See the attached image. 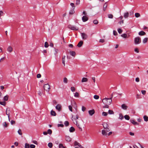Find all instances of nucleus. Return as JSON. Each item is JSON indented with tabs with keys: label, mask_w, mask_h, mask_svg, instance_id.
Segmentation results:
<instances>
[{
	"label": "nucleus",
	"mask_w": 148,
	"mask_h": 148,
	"mask_svg": "<svg viewBox=\"0 0 148 148\" xmlns=\"http://www.w3.org/2000/svg\"><path fill=\"white\" fill-rule=\"evenodd\" d=\"M88 113L90 116H92L95 113V111L94 110L88 111Z\"/></svg>",
	"instance_id": "nucleus-11"
},
{
	"label": "nucleus",
	"mask_w": 148,
	"mask_h": 148,
	"mask_svg": "<svg viewBox=\"0 0 148 148\" xmlns=\"http://www.w3.org/2000/svg\"><path fill=\"white\" fill-rule=\"evenodd\" d=\"M143 95H145L146 94V91L145 90H142L141 91Z\"/></svg>",
	"instance_id": "nucleus-57"
},
{
	"label": "nucleus",
	"mask_w": 148,
	"mask_h": 148,
	"mask_svg": "<svg viewBox=\"0 0 148 148\" xmlns=\"http://www.w3.org/2000/svg\"><path fill=\"white\" fill-rule=\"evenodd\" d=\"M81 35L82 38V39L84 40H86L88 38V35L87 34L85 33H81Z\"/></svg>",
	"instance_id": "nucleus-5"
},
{
	"label": "nucleus",
	"mask_w": 148,
	"mask_h": 148,
	"mask_svg": "<svg viewBox=\"0 0 148 148\" xmlns=\"http://www.w3.org/2000/svg\"><path fill=\"white\" fill-rule=\"evenodd\" d=\"M69 110L71 111V112H72V107L71 106H69Z\"/></svg>",
	"instance_id": "nucleus-54"
},
{
	"label": "nucleus",
	"mask_w": 148,
	"mask_h": 148,
	"mask_svg": "<svg viewBox=\"0 0 148 148\" xmlns=\"http://www.w3.org/2000/svg\"><path fill=\"white\" fill-rule=\"evenodd\" d=\"M124 118L126 120H129L130 119V116L128 115H125L124 116Z\"/></svg>",
	"instance_id": "nucleus-28"
},
{
	"label": "nucleus",
	"mask_w": 148,
	"mask_h": 148,
	"mask_svg": "<svg viewBox=\"0 0 148 148\" xmlns=\"http://www.w3.org/2000/svg\"><path fill=\"white\" fill-rule=\"evenodd\" d=\"M145 34V33L143 31H140L138 33V34L140 36H143Z\"/></svg>",
	"instance_id": "nucleus-20"
},
{
	"label": "nucleus",
	"mask_w": 148,
	"mask_h": 148,
	"mask_svg": "<svg viewBox=\"0 0 148 148\" xmlns=\"http://www.w3.org/2000/svg\"><path fill=\"white\" fill-rule=\"evenodd\" d=\"M47 132L48 134H51L52 133V131L51 129H49L47 130Z\"/></svg>",
	"instance_id": "nucleus-39"
},
{
	"label": "nucleus",
	"mask_w": 148,
	"mask_h": 148,
	"mask_svg": "<svg viewBox=\"0 0 148 148\" xmlns=\"http://www.w3.org/2000/svg\"><path fill=\"white\" fill-rule=\"evenodd\" d=\"M108 6V4L107 3V2H106L103 5V10L104 11H105L107 7Z\"/></svg>",
	"instance_id": "nucleus-14"
},
{
	"label": "nucleus",
	"mask_w": 148,
	"mask_h": 148,
	"mask_svg": "<svg viewBox=\"0 0 148 148\" xmlns=\"http://www.w3.org/2000/svg\"><path fill=\"white\" fill-rule=\"evenodd\" d=\"M135 81L136 82H139L140 81L139 78L138 77H137L135 79Z\"/></svg>",
	"instance_id": "nucleus-60"
},
{
	"label": "nucleus",
	"mask_w": 148,
	"mask_h": 148,
	"mask_svg": "<svg viewBox=\"0 0 148 148\" xmlns=\"http://www.w3.org/2000/svg\"><path fill=\"white\" fill-rule=\"evenodd\" d=\"M68 79L66 77H65L63 78V82L64 83L67 84L68 83Z\"/></svg>",
	"instance_id": "nucleus-25"
},
{
	"label": "nucleus",
	"mask_w": 148,
	"mask_h": 148,
	"mask_svg": "<svg viewBox=\"0 0 148 148\" xmlns=\"http://www.w3.org/2000/svg\"><path fill=\"white\" fill-rule=\"evenodd\" d=\"M56 108L59 111H60L61 109V105L59 104H57L56 107Z\"/></svg>",
	"instance_id": "nucleus-8"
},
{
	"label": "nucleus",
	"mask_w": 148,
	"mask_h": 148,
	"mask_svg": "<svg viewBox=\"0 0 148 148\" xmlns=\"http://www.w3.org/2000/svg\"><path fill=\"white\" fill-rule=\"evenodd\" d=\"M121 36L124 38H127V35L125 34H124L121 35Z\"/></svg>",
	"instance_id": "nucleus-32"
},
{
	"label": "nucleus",
	"mask_w": 148,
	"mask_h": 148,
	"mask_svg": "<svg viewBox=\"0 0 148 148\" xmlns=\"http://www.w3.org/2000/svg\"><path fill=\"white\" fill-rule=\"evenodd\" d=\"M94 98L95 99H98L99 98V96L98 95H95L94 96Z\"/></svg>",
	"instance_id": "nucleus-38"
},
{
	"label": "nucleus",
	"mask_w": 148,
	"mask_h": 148,
	"mask_svg": "<svg viewBox=\"0 0 148 148\" xmlns=\"http://www.w3.org/2000/svg\"><path fill=\"white\" fill-rule=\"evenodd\" d=\"M8 95H6L3 98V100L4 101H7L8 100Z\"/></svg>",
	"instance_id": "nucleus-27"
},
{
	"label": "nucleus",
	"mask_w": 148,
	"mask_h": 148,
	"mask_svg": "<svg viewBox=\"0 0 148 148\" xmlns=\"http://www.w3.org/2000/svg\"><path fill=\"white\" fill-rule=\"evenodd\" d=\"M18 133L20 135H22V133L21 132V130L20 129H19L18 131Z\"/></svg>",
	"instance_id": "nucleus-49"
},
{
	"label": "nucleus",
	"mask_w": 148,
	"mask_h": 148,
	"mask_svg": "<svg viewBox=\"0 0 148 148\" xmlns=\"http://www.w3.org/2000/svg\"><path fill=\"white\" fill-rule=\"evenodd\" d=\"M117 30L118 33L120 34L123 31L120 28L118 29Z\"/></svg>",
	"instance_id": "nucleus-42"
},
{
	"label": "nucleus",
	"mask_w": 148,
	"mask_h": 148,
	"mask_svg": "<svg viewBox=\"0 0 148 148\" xmlns=\"http://www.w3.org/2000/svg\"><path fill=\"white\" fill-rule=\"evenodd\" d=\"M105 105V106H103V107L104 108H109V106L108 105L110 104H104Z\"/></svg>",
	"instance_id": "nucleus-45"
},
{
	"label": "nucleus",
	"mask_w": 148,
	"mask_h": 148,
	"mask_svg": "<svg viewBox=\"0 0 148 148\" xmlns=\"http://www.w3.org/2000/svg\"><path fill=\"white\" fill-rule=\"evenodd\" d=\"M71 90L72 92H74L75 91V88L74 87H71Z\"/></svg>",
	"instance_id": "nucleus-48"
},
{
	"label": "nucleus",
	"mask_w": 148,
	"mask_h": 148,
	"mask_svg": "<svg viewBox=\"0 0 148 148\" xmlns=\"http://www.w3.org/2000/svg\"><path fill=\"white\" fill-rule=\"evenodd\" d=\"M82 20L83 22H85L88 20V18L87 16H84L82 17Z\"/></svg>",
	"instance_id": "nucleus-9"
},
{
	"label": "nucleus",
	"mask_w": 148,
	"mask_h": 148,
	"mask_svg": "<svg viewBox=\"0 0 148 148\" xmlns=\"http://www.w3.org/2000/svg\"><path fill=\"white\" fill-rule=\"evenodd\" d=\"M30 147V145L29 144L26 143L25 144V148H29Z\"/></svg>",
	"instance_id": "nucleus-34"
},
{
	"label": "nucleus",
	"mask_w": 148,
	"mask_h": 148,
	"mask_svg": "<svg viewBox=\"0 0 148 148\" xmlns=\"http://www.w3.org/2000/svg\"><path fill=\"white\" fill-rule=\"evenodd\" d=\"M66 140L68 142H70L71 140V138L69 136H65Z\"/></svg>",
	"instance_id": "nucleus-10"
},
{
	"label": "nucleus",
	"mask_w": 148,
	"mask_h": 148,
	"mask_svg": "<svg viewBox=\"0 0 148 148\" xmlns=\"http://www.w3.org/2000/svg\"><path fill=\"white\" fill-rule=\"evenodd\" d=\"M143 119L144 121L147 122L148 121V117L146 115L143 116Z\"/></svg>",
	"instance_id": "nucleus-24"
},
{
	"label": "nucleus",
	"mask_w": 148,
	"mask_h": 148,
	"mask_svg": "<svg viewBox=\"0 0 148 148\" xmlns=\"http://www.w3.org/2000/svg\"><path fill=\"white\" fill-rule=\"evenodd\" d=\"M88 79L86 77H83L82 80V82H86L88 81Z\"/></svg>",
	"instance_id": "nucleus-17"
},
{
	"label": "nucleus",
	"mask_w": 148,
	"mask_h": 148,
	"mask_svg": "<svg viewBox=\"0 0 148 148\" xmlns=\"http://www.w3.org/2000/svg\"><path fill=\"white\" fill-rule=\"evenodd\" d=\"M102 134L103 135H106L107 134V132L105 130H102Z\"/></svg>",
	"instance_id": "nucleus-22"
},
{
	"label": "nucleus",
	"mask_w": 148,
	"mask_h": 148,
	"mask_svg": "<svg viewBox=\"0 0 148 148\" xmlns=\"http://www.w3.org/2000/svg\"><path fill=\"white\" fill-rule=\"evenodd\" d=\"M108 113L110 114H113L114 113L113 111L112 110H108Z\"/></svg>",
	"instance_id": "nucleus-36"
},
{
	"label": "nucleus",
	"mask_w": 148,
	"mask_h": 148,
	"mask_svg": "<svg viewBox=\"0 0 148 148\" xmlns=\"http://www.w3.org/2000/svg\"><path fill=\"white\" fill-rule=\"evenodd\" d=\"M134 41V44L136 45L139 44L141 42V38L139 37H135Z\"/></svg>",
	"instance_id": "nucleus-2"
},
{
	"label": "nucleus",
	"mask_w": 148,
	"mask_h": 148,
	"mask_svg": "<svg viewBox=\"0 0 148 148\" xmlns=\"http://www.w3.org/2000/svg\"><path fill=\"white\" fill-rule=\"evenodd\" d=\"M130 121L131 123L134 125H138V123L136 121H135L134 120L131 119Z\"/></svg>",
	"instance_id": "nucleus-12"
},
{
	"label": "nucleus",
	"mask_w": 148,
	"mask_h": 148,
	"mask_svg": "<svg viewBox=\"0 0 148 148\" xmlns=\"http://www.w3.org/2000/svg\"><path fill=\"white\" fill-rule=\"evenodd\" d=\"M78 117H79L78 115L77 114L76 115V119L74 118V119H72L73 121L74 122V121H75V120H74V119H75L77 121V119H78Z\"/></svg>",
	"instance_id": "nucleus-43"
},
{
	"label": "nucleus",
	"mask_w": 148,
	"mask_h": 148,
	"mask_svg": "<svg viewBox=\"0 0 148 148\" xmlns=\"http://www.w3.org/2000/svg\"><path fill=\"white\" fill-rule=\"evenodd\" d=\"M10 109L8 108H7L6 111V114L8 116V120L9 121H10V119L9 117L10 114Z\"/></svg>",
	"instance_id": "nucleus-6"
},
{
	"label": "nucleus",
	"mask_w": 148,
	"mask_h": 148,
	"mask_svg": "<svg viewBox=\"0 0 148 148\" xmlns=\"http://www.w3.org/2000/svg\"><path fill=\"white\" fill-rule=\"evenodd\" d=\"M75 129L73 127H71L69 128V131L70 132H74Z\"/></svg>",
	"instance_id": "nucleus-16"
},
{
	"label": "nucleus",
	"mask_w": 148,
	"mask_h": 148,
	"mask_svg": "<svg viewBox=\"0 0 148 148\" xmlns=\"http://www.w3.org/2000/svg\"><path fill=\"white\" fill-rule=\"evenodd\" d=\"M30 148H35V146L33 144H31L30 145Z\"/></svg>",
	"instance_id": "nucleus-53"
},
{
	"label": "nucleus",
	"mask_w": 148,
	"mask_h": 148,
	"mask_svg": "<svg viewBox=\"0 0 148 148\" xmlns=\"http://www.w3.org/2000/svg\"><path fill=\"white\" fill-rule=\"evenodd\" d=\"M129 16V13L128 12H125L124 14V17L126 18H127Z\"/></svg>",
	"instance_id": "nucleus-19"
},
{
	"label": "nucleus",
	"mask_w": 148,
	"mask_h": 148,
	"mask_svg": "<svg viewBox=\"0 0 148 148\" xmlns=\"http://www.w3.org/2000/svg\"><path fill=\"white\" fill-rule=\"evenodd\" d=\"M51 115H52V116H55L56 115V112L53 110H51Z\"/></svg>",
	"instance_id": "nucleus-21"
},
{
	"label": "nucleus",
	"mask_w": 148,
	"mask_h": 148,
	"mask_svg": "<svg viewBox=\"0 0 148 148\" xmlns=\"http://www.w3.org/2000/svg\"><path fill=\"white\" fill-rule=\"evenodd\" d=\"M86 109V108L84 106H82V110L84 112L85 110Z\"/></svg>",
	"instance_id": "nucleus-58"
},
{
	"label": "nucleus",
	"mask_w": 148,
	"mask_h": 148,
	"mask_svg": "<svg viewBox=\"0 0 148 148\" xmlns=\"http://www.w3.org/2000/svg\"><path fill=\"white\" fill-rule=\"evenodd\" d=\"M48 146L50 148H51L52 147L53 145L51 143H49L48 144Z\"/></svg>",
	"instance_id": "nucleus-29"
},
{
	"label": "nucleus",
	"mask_w": 148,
	"mask_h": 148,
	"mask_svg": "<svg viewBox=\"0 0 148 148\" xmlns=\"http://www.w3.org/2000/svg\"><path fill=\"white\" fill-rule=\"evenodd\" d=\"M44 88L46 92H49L50 89V86L48 84H46L44 85Z\"/></svg>",
	"instance_id": "nucleus-3"
},
{
	"label": "nucleus",
	"mask_w": 148,
	"mask_h": 148,
	"mask_svg": "<svg viewBox=\"0 0 148 148\" xmlns=\"http://www.w3.org/2000/svg\"><path fill=\"white\" fill-rule=\"evenodd\" d=\"M41 77V75L40 74H38L37 75V78H40Z\"/></svg>",
	"instance_id": "nucleus-62"
},
{
	"label": "nucleus",
	"mask_w": 148,
	"mask_h": 148,
	"mask_svg": "<svg viewBox=\"0 0 148 148\" xmlns=\"http://www.w3.org/2000/svg\"><path fill=\"white\" fill-rule=\"evenodd\" d=\"M148 38H145L143 40V43H145L147 41Z\"/></svg>",
	"instance_id": "nucleus-31"
},
{
	"label": "nucleus",
	"mask_w": 148,
	"mask_h": 148,
	"mask_svg": "<svg viewBox=\"0 0 148 148\" xmlns=\"http://www.w3.org/2000/svg\"><path fill=\"white\" fill-rule=\"evenodd\" d=\"M65 58V56H63L62 57V63L64 65V66H65V62H64Z\"/></svg>",
	"instance_id": "nucleus-23"
},
{
	"label": "nucleus",
	"mask_w": 148,
	"mask_h": 148,
	"mask_svg": "<svg viewBox=\"0 0 148 148\" xmlns=\"http://www.w3.org/2000/svg\"><path fill=\"white\" fill-rule=\"evenodd\" d=\"M70 53L71 55L73 56H75V53L74 51H70Z\"/></svg>",
	"instance_id": "nucleus-26"
},
{
	"label": "nucleus",
	"mask_w": 148,
	"mask_h": 148,
	"mask_svg": "<svg viewBox=\"0 0 148 148\" xmlns=\"http://www.w3.org/2000/svg\"><path fill=\"white\" fill-rule=\"evenodd\" d=\"M70 5L73 8V9H74L75 7V6H74V4L73 3H71Z\"/></svg>",
	"instance_id": "nucleus-63"
},
{
	"label": "nucleus",
	"mask_w": 148,
	"mask_h": 148,
	"mask_svg": "<svg viewBox=\"0 0 148 148\" xmlns=\"http://www.w3.org/2000/svg\"><path fill=\"white\" fill-rule=\"evenodd\" d=\"M108 18H113V15L112 14H108Z\"/></svg>",
	"instance_id": "nucleus-41"
},
{
	"label": "nucleus",
	"mask_w": 148,
	"mask_h": 148,
	"mask_svg": "<svg viewBox=\"0 0 148 148\" xmlns=\"http://www.w3.org/2000/svg\"><path fill=\"white\" fill-rule=\"evenodd\" d=\"M102 115L103 116H106L108 115V113L106 112H103L102 113Z\"/></svg>",
	"instance_id": "nucleus-44"
},
{
	"label": "nucleus",
	"mask_w": 148,
	"mask_h": 148,
	"mask_svg": "<svg viewBox=\"0 0 148 148\" xmlns=\"http://www.w3.org/2000/svg\"><path fill=\"white\" fill-rule=\"evenodd\" d=\"M7 50L10 53H11L12 51V48L10 46H9L7 48Z\"/></svg>",
	"instance_id": "nucleus-15"
},
{
	"label": "nucleus",
	"mask_w": 148,
	"mask_h": 148,
	"mask_svg": "<svg viewBox=\"0 0 148 148\" xmlns=\"http://www.w3.org/2000/svg\"><path fill=\"white\" fill-rule=\"evenodd\" d=\"M0 104L3 105V106H5L6 105V103L5 101H0Z\"/></svg>",
	"instance_id": "nucleus-37"
},
{
	"label": "nucleus",
	"mask_w": 148,
	"mask_h": 148,
	"mask_svg": "<svg viewBox=\"0 0 148 148\" xmlns=\"http://www.w3.org/2000/svg\"><path fill=\"white\" fill-rule=\"evenodd\" d=\"M99 42L101 43H103L104 42V40L103 39H101L99 40Z\"/></svg>",
	"instance_id": "nucleus-64"
},
{
	"label": "nucleus",
	"mask_w": 148,
	"mask_h": 148,
	"mask_svg": "<svg viewBox=\"0 0 148 148\" xmlns=\"http://www.w3.org/2000/svg\"><path fill=\"white\" fill-rule=\"evenodd\" d=\"M115 94H117L116 92H113L111 94V97L109 98H106L103 99L102 100V102L104 104H110L112 102V97Z\"/></svg>",
	"instance_id": "nucleus-1"
},
{
	"label": "nucleus",
	"mask_w": 148,
	"mask_h": 148,
	"mask_svg": "<svg viewBox=\"0 0 148 148\" xmlns=\"http://www.w3.org/2000/svg\"><path fill=\"white\" fill-rule=\"evenodd\" d=\"M68 27L69 28L73 30H77L78 29V28L77 27H75V26L70 25L68 26Z\"/></svg>",
	"instance_id": "nucleus-4"
},
{
	"label": "nucleus",
	"mask_w": 148,
	"mask_h": 148,
	"mask_svg": "<svg viewBox=\"0 0 148 148\" xmlns=\"http://www.w3.org/2000/svg\"><path fill=\"white\" fill-rule=\"evenodd\" d=\"M122 108L124 110H126L127 109V107L124 104H123L121 105Z\"/></svg>",
	"instance_id": "nucleus-13"
},
{
	"label": "nucleus",
	"mask_w": 148,
	"mask_h": 148,
	"mask_svg": "<svg viewBox=\"0 0 148 148\" xmlns=\"http://www.w3.org/2000/svg\"><path fill=\"white\" fill-rule=\"evenodd\" d=\"M59 148H65L62 144H60L59 145Z\"/></svg>",
	"instance_id": "nucleus-50"
},
{
	"label": "nucleus",
	"mask_w": 148,
	"mask_h": 148,
	"mask_svg": "<svg viewBox=\"0 0 148 148\" xmlns=\"http://www.w3.org/2000/svg\"><path fill=\"white\" fill-rule=\"evenodd\" d=\"M113 34L115 36L117 34V32L115 30H113Z\"/></svg>",
	"instance_id": "nucleus-55"
},
{
	"label": "nucleus",
	"mask_w": 148,
	"mask_h": 148,
	"mask_svg": "<svg viewBox=\"0 0 148 148\" xmlns=\"http://www.w3.org/2000/svg\"><path fill=\"white\" fill-rule=\"evenodd\" d=\"M3 125L5 127H6L7 126V124H6L5 122L4 123H3Z\"/></svg>",
	"instance_id": "nucleus-59"
},
{
	"label": "nucleus",
	"mask_w": 148,
	"mask_h": 148,
	"mask_svg": "<svg viewBox=\"0 0 148 148\" xmlns=\"http://www.w3.org/2000/svg\"><path fill=\"white\" fill-rule=\"evenodd\" d=\"M80 0H76V4L77 5H78L80 3Z\"/></svg>",
	"instance_id": "nucleus-52"
},
{
	"label": "nucleus",
	"mask_w": 148,
	"mask_h": 148,
	"mask_svg": "<svg viewBox=\"0 0 148 148\" xmlns=\"http://www.w3.org/2000/svg\"><path fill=\"white\" fill-rule=\"evenodd\" d=\"M64 126V125L63 124H58V127H63Z\"/></svg>",
	"instance_id": "nucleus-56"
},
{
	"label": "nucleus",
	"mask_w": 148,
	"mask_h": 148,
	"mask_svg": "<svg viewBox=\"0 0 148 148\" xmlns=\"http://www.w3.org/2000/svg\"><path fill=\"white\" fill-rule=\"evenodd\" d=\"M93 23L95 24H97L98 23V21L97 20H95L93 21Z\"/></svg>",
	"instance_id": "nucleus-47"
},
{
	"label": "nucleus",
	"mask_w": 148,
	"mask_h": 148,
	"mask_svg": "<svg viewBox=\"0 0 148 148\" xmlns=\"http://www.w3.org/2000/svg\"><path fill=\"white\" fill-rule=\"evenodd\" d=\"M74 120H75V122H74V124H76L77 126L81 130V131H82V128L80 127V125H79L77 123V121L75 119H74Z\"/></svg>",
	"instance_id": "nucleus-7"
},
{
	"label": "nucleus",
	"mask_w": 148,
	"mask_h": 148,
	"mask_svg": "<svg viewBox=\"0 0 148 148\" xmlns=\"http://www.w3.org/2000/svg\"><path fill=\"white\" fill-rule=\"evenodd\" d=\"M79 144L77 142L75 141V143H74V145L75 146H79Z\"/></svg>",
	"instance_id": "nucleus-51"
},
{
	"label": "nucleus",
	"mask_w": 148,
	"mask_h": 148,
	"mask_svg": "<svg viewBox=\"0 0 148 148\" xmlns=\"http://www.w3.org/2000/svg\"><path fill=\"white\" fill-rule=\"evenodd\" d=\"M83 44V42L82 41H80L78 44L77 46L79 47H80Z\"/></svg>",
	"instance_id": "nucleus-18"
},
{
	"label": "nucleus",
	"mask_w": 148,
	"mask_h": 148,
	"mask_svg": "<svg viewBox=\"0 0 148 148\" xmlns=\"http://www.w3.org/2000/svg\"><path fill=\"white\" fill-rule=\"evenodd\" d=\"M123 116L122 114H121V113L119 114V119L121 120H122L123 119Z\"/></svg>",
	"instance_id": "nucleus-30"
},
{
	"label": "nucleus",
	"mask_w": 148,
	"mask_h": 148,
	"mask_svg": "<svg viewBox=\"0 0 148 148\" xmlns=\"http://www.w3.org/2000/svg\"><path fill=\"white\" fill-rule=\"evenodd\" d=\"M64 124L66 126H67L69 125V122L67 121H65L64 122Z\"/></svg>",
	"instance_id": "nucleus-35"
},
{
	"label": "nucleus",
	"mask_w": 148,
	"mask_h": 148,
	"mask_svg": "<svg viewBox=\"0 0 148 148\" xmlns=\"http://www.w3.org/2000/svg\"><path fill=\"white\" fill-rule=\"evenodd\" d=\"M134 51L137 53H138L139 52L138 49L137 48H136L135 49Z\"/></svg>",
	"instance_id": "nucleus-61"
},
{
	"label": "nucleus",
	"mask_w": 148,
	"mask_h": 148,
	"mask_svg": "<svg viewBox=\"0 0 148 148\" xmlns=\"http://www.w3.org/2000/svg\"><path fill=\"white\" fill-rule=\"evenodd\" d=\"M49 46V45L47 42H46L45 43V47L46 48H47Z\"/></svg>",
	"instance_id": "nucleus-46"
},
{
	"label": "nucleus",
	"mask_w": 148,
	"mask_h": 148,
	"mask_svg": "<svg viewBox=\"0 0 148 148\" xmlns=\"http://www.w3.org/2000/svg\"><path fill=\"white\" fill-rule=\"evenodd\" d=\"M135 16L136 18L139 17L140 16V15L139 13H136L135 14Z\"/></svg>",
	"instance_id": "nucleus-33"
},
{
	"label": "nucleus",
	"mask_w": 148,
	"mask_h": 148,
	"mask_svg": "<svg viewBox=\"0 0 148 148\" xmlns=\"http://www.w3.org/2000/svg\"><path fill=\"white\" fill-rule=\"evenodd\" d=\"M79 94L78 92H76L75 93L74 96L75 97H79Z\"/></svg>",
	"instance_id": "nucleus-40"
}]
</instances>
